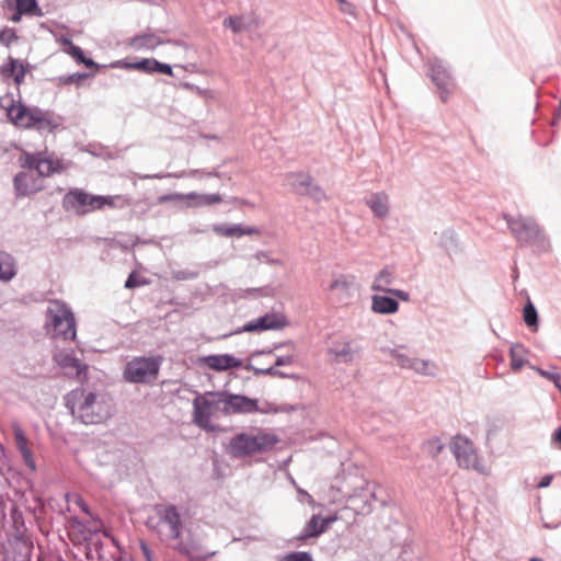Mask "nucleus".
Returning a JSON list of instances; mask_svg holds the SVG:
<instances>
[{
  "label": "nucleus",
  "mask_w": 561,
  "mask_h": 561,
  "mask_svg": "<svg viewBox=\"0 0 561 561\" xmlns=\"http://www.w3.org/2000/svg\"><path fill=\"white\" fill-rule=\"evenodd\" d=\"M280 561H313L310 553L300 551V552H291L284 556Z\"/></svg>",
  "instance_id": "ea45409f"
},
{
  "label": "nucleus",
  "mask_w": 561,
  "mask_h": 561,
  "mask_svg": "<svg viewBox=\"0 0 561 561\" xmlns=\"http://www.w3.org/2000/svg\"><path fill=\"white\" fill-rule=\"evenodd\" d=\"M341 4V10L343 12H350L351 4L345 0H336Z\"/></svg>",
  "instance_id": "603ef678"
},
{
  "label": "nucleus",
  "mask_w": 561,
  "mask_h": 561,
  "mask_svg": "<svg viewBox=\"0 0 561 561\" xmlns=\"http://www.w3.org/2000/svg\"><path fill=\"white\" fill-rule=\"evenodd\" d=\"M18 41L19 35L14 28L4 26L0 30V45L10 48Z\"/></svg>",
  "instance_id": "f704fd0d"
},
{
  "label": "nucleus",
  "mask_w": 561,
  "mask_h": 561,
  "mask_svg": "<svg viewBox=\"0 0 561 561\" xmlns=\"http://www.w3.org/2000/svg\"><path fill=\"white\" fill-rule=\"evenodd\" d=\"M287 325L286 318H259L255 322H250L244 325L241 330L236 331L234 333H240L243 331H264L267 329H279Z\"/></svg>",
  "instance_id": "5701e85b"
},
{
  "label": "nucleus",
  "mask_w": 561,
  "mask_h": 561,
  "mask_svg": "<svg viewBox=\"0 0 561 561\" xmlns=\"http://www.w3.org/2000/svg\"><path fill=\"white\" fill-rule=\"evenodd\" d=\"M71 415L85 425H95L111 417L114 404L110 396L88 388H77L66 396Z\"/></svg>",
  "instance_id": "f257e3e1"
},
{
  "label": "nucleus",
  "mask_w": 561,
  "mask_h": 561,
  "mask_svg": "<svg viewBox=\"0 0 561 561\" xmlns=\"http://www.w3.org/2000/svg\"><path fill=\"white\" fill-rule=\"evenodd\" d=\"M391 278H392V273L388 268L380 271V273L378 274V276L376 277V279L373 284V289L374 290H387L386 286L391 283Z\"/></svg>",
  "instance_id": "e433bc0d"
},
{
  "label": "nucleus",
  "mask_w": 561,
  "mask_h": 561,
  "mask_svg": "<svg viewBox=\"0 0 561 561\" xmlns=\"http://www.w3.org/2000/svg\"><path fill=\"white\" fill-rule=\"evenodd\" d=\"M117 66L126 70H137L145 73L160 72L167 76H173V71L170 65L161 64L153 58H145L136 62L121 60L117 62Z\"/></svg>",
  "instance_id": "4468645a"
},
{
  "label": "nucleus",
  "mask_w": 561,
  "mask_h": 561,
  "mask_svg": "<svg viewBox=\"0 0 561 561\" xmlns=\"http://www.w3.org/2000/svg\"><path fill=\"white\" fill-rule=\"evenodd\" d=\"M184 201H187L188 205L192 207H203L220 204L222 203L224 198L218 193L198 194L193 192L184 194Z\"/></svg>",
  "instance_id": "393cba45"
},
{
  "label": "nucleus",
  "mask_w": 561,
  "mask_h": 561,
  "mask_svg": "<svg viewBox=\"0 0 561 561\" xmlns=\"http://www.w3.org/2000/svg\"><path fill=\"white\" fill-rule=\"evenodd\" d=\"M162 358L158 357H135L124 368V379L133 383H149L157 379Z\"/></svg>",
  "instance_id": "423d86ee"
},
{
  "label": "nucleus",
  "mask_w": 561,
  "mask_h": 561,
  "mask_svg": "<svg viewBox=\"0 0 561 561\" xmlns=\"http://www.w3.org/2000/svg\"><path fill=\"white\" fill-rule=\"evenodd\" d=\"M309 503H313V499L310 494L306 493Z\"/></svg>",
  "instance_id": "4d7b16f0"
},
{
  "label": "nucleus",
  "mask_w": 561,
  "mask_h": 561,
  "mask_svg": "<svg viewBox=\"0 0 561 561\" xmlns=\"http://www.w3.org/2000/svg\"><path fill=\"white\" fill-rule=\"evenodd\" d=\"M450 450L460 468L481 474L490 473V468L480 461L477 449L468 437L456 435L450 443Z\"/></svg>",
  "instance_id": "39448f33"
},
{
  "label": "nucleus",
  "mask_w": 561,
  "mask_h": 561,
  "mask_svg": "<svg viewBox=\"0 0 561 561\" xmlns=\"http://www.w3.org/2000/svg\"><path fill=\"white\" fill-rule=\"evenodd\" d=\"M366 204L379 218H385L389 213V197L383 192L371 194Z\"/></svg>",
  "instance_id": "a878e982"
},
{
  "label": "nucleus",
  "mask_w": 561,
  "mask_h": 561,
  "mask_svg": "<svg viewBox=\"0 0 561 561\" xmlns=\"http://www.w3.org/2000/svg\"><path fill=\"white\" fill-rule=\"evenodd\" d=\"M393 357L396 359V363L401 368H409L410 369V363L413 360V358H410L403 354L394 353Z\"/></svg>",
  "instance_id": "79ce46f5"
},
{
  "label": "nucleus",
  "mask_w": 561,
  "mask_h": 561,
  "mask_svg": "<svg viewBox=\"0 0 561 561\" xmlns=\"http://www.w3.org/2000/svg\"><path fill=\"white\" fill-rule=\"evenodd\" d=\"M15 274L14 259L9 253L0 250V280L9 282Z\"/></svg>",
  "instance_id": "c756f323"
},
{
  "label": "nucleus",
  "mask_w": 561,
  "mask_h": 561,
  "mask_svg": "<svg viewBox=\"0 0 561 561\" xmlns=\"http://www.w3.org/2000/svg\"><path fill=\"white\" fill-rule=\"evenodd\" d=\"M201 363L216 371L237 368L241 365V362L238 358L228 354L205 356L201 359Z\"/></svg>",
  "instance_id": "aec40b11"
},
{
  "label": "nucleus",
  "mask_w": 561,
  "mask_h": 561,
  "mask_svg": "<svg viewBox=\"0 0 561 561\" xmlns=\"http://www.w3.org/2000/svg\"><path fill=\"white\" fill-rule=\"evenodd\" d=\"M527 327L531 328L534 331L537 330V323H538V318H524Z\"/></svg>",
  "instance_id": "09e8293b"
},
{
  "label": "nucleus",
  "mask_w": 561,
  "mask_h": 561,
  "mask_svg": "<svg viewBox=\"0 0 561 561\" xmlns=\"http://www.w3.org/2000/svg\"><path fill=\"white\" fill-rule=\"evenodd\" d=\"M396 294L402 298V299H407V296L402 293V291H396Z\"/></svg>",
  "instance_id": "5fc2aeb1"
},
{
  "label": "nucleus",
  "mask_w": 561,
  "mask_h": 561,
  "mask_svg": "<svg viewBox=\"0 0 561 561\" xmlns=\"http://www.w3.org/2000/svg\"><path fill=\"white\" fill-rule=\"evenodd\" d=\"M278 443L277 436L263 428H252L233 436L228 445L232 457L242 458L271 450Z\"/></svg>",
  "instance_id": "7ed1b4c3"
},
{
  "label": "nucleus",
  "mask_w": 561,
  "mask_h": 561,
  "mask_svg": "<svg viewBox=\"0 0 561 561\" xmlns=\"http://www.w3.org/2000/svg\"><path fill=\"white\" fill-rule=\"evenodd\" d=\"M73 79H75V76H71V77H69L67 80H65V82H67V83L72 82V81H73Z\"/></svg>",
  "instance_id": "13d9d810"
},
{
  "label": "nucleus",
  "mask_w": 561,
  "mask_h": 561,
  "mask_svg": "<svg viewBox=\"0 0 561 561\" xmlns=\"http://www.w3.org/2000/svg\"><path fill=\"white\" fill-rule=\"evenodd\" d=\"M54 360L67 375L76 377L79 381L87 379L88 366L75 357L72 352L65 350L57 351L54 354Z\"/></svg>",
  "instance_id": "9d476101"
},
{
  "label": "nucleus",
  "mask_w": 561,
  "mask_h": 561,
  "mask_svg": "<svg viewBox=\"0 0 561 561\" xmlns=\"http://www.w3.org/2000/svg\"><path fill=\"white\" fill-rule=\"evenodd\" d=\"M46 316H72V312L68 309V307L58 300L49 301L46 310Z\"/></svg>",
  "instance_id": "c9c22d12"
},
{
  "label": "nucleus",
  "mask_w": 561,
  "mask_h": 561,
  "mask_svg": "<svg viewBox=\"0 0 561 561\" xmlns=\"http://www.w3.org/2000/svg\"><path fill=\"white\" fill-rule=\"evenodd\" d=\"M99 204L100 209H103L104 207L108 208H116V207H124L126 205L130 204V198L122 195L117 196H101L99 195Z\"/></svg>",
  "instance_id": "473e14b6"
},
{
  "label": "nucleus",
  "mask_w": 561,
  "mask_h": 561,
  "mask_svg": "<svg viewBox=\"0 0 561 561\" xmlns=\"http://www.w3.org/2000/svg\"><path fill=\"white\" fill-rule=\"evenodd\" d=\"M188 176H197V175H207V176H219V174L217 172H208V173H202L201 171L198 170H192L187 173Z\"/></svg>",
  "instance_id": "49530a36"
},
{
  "label": "nucleus",
  "mask_w": 561,
  "mask_h": 561,
  "mask_svg": "<svg viewBox=\"0 0 561 561\" xmlns=\"http://www.w3.org/2000/svg\"><path fill=\"white\" fill-rule=\"evenodd\" d=\"M329 290L340 299L351 297L357 291L356 278L354 275H340L330 284Z\"/></svg>",
  "instance_id": "6ab92c4d"
},
{
  "label": "nucleus",
  "mask_w": 561,
  "mask_h": 561,
  "mask_svg": "<svg viewBox=\"0 0 561 561\" xmlns=\"http://www.w3.org/2000/svg\"><path fill=\"white\" fill-rule=\"evenodd\" d=\"M526 354H527L526 348L520 344H516L511 347V350H510L511 368L514 371H518L525 366V364L527 363Z\"/></svg>",
  "instance_id": "2f4dec72"
},
{
  "label": "nucleus",
  "mask_w": 561,
  "mask_h": 561,
  "mask_svg": "<svg viewBox=\"0 0 561 561\" xmlns=\"http://www.w3.org/2000/svg\"><path fill=\"white\" fill-rule=\"evenodd\" d=\"M443 449V446H438L437 450L440 451Z\"/></svg>",
  "instance_id": "e2e57ef3"
},
{
  "label": "nucleus",
  "mask_w": 561,
  "mask_h": 561,
  "mask_svg": "<svg viewBox=\"0 0 561 561\" xmlns=\"http://www.w3.org/2000/svg\"><path fill=\"white\" fill-rule=\"evenodd\" d=\"M10 122L16 127L54 133L61 126V118L49 111L38 107H27L20 100L7 95L0 100Z\"/></svg>",
  "instance_id": "f03ea898"
},
{
  "label": "nucleus",
  "mask_w": 561,
  "mask_h": 561,
  "mask_svg": "<svg viewBox=\"0 0 561 561\" xmlns=\"http://www.w3.org/2000/svg\"><path fill=\"white\" fill-rule=\"evenodd\" d=\"M336 520H339V516L337 514H332L330 516H327V517H323V522H324V526L327 527V529L330 528V526L335 523Z\"/></svg>",
  "instance_id": "37998d69"
},
{
  "label": "nucleus",
  "mask_w": 561,
  "mask_h": 561,
  "mask_svg": "<svg viewBox=\"0 0 561 561\" xmlns=\"http://www.w3.org/2000/svg\"><path fill=\"white\" fill-rule=\"evenodd\" d=\"M47 328L53 337H61L65 341H71L76 337L75 318H51Z\"/></svg>",
  "instance_id": "a211bd4d"
},
{
  "label": "nucleus",
  "mask_w": 561,
  "mask_h": 561,
  "mask_svg": "<svg viewBox=\"0 0 561 561\" xmlns=\"http://www.w3.org/2000/svg\"><path fill=\"white\" fill-rule=\"evenodd\" d=\"M170 43L158 33L146 32L135 35L126 41V45L134 50H153L157 47Z\"/></svg>",
  "instance_id": "dca6fc26"
},
{
  "label": "nucleus",
  "mask_w": 561,
  "mask_h": 561,
  "mask_svg": "<svg viewBox=\"0 0 561 561\" xmlns=\"http://www.w3.org/2000/svg\"><path fill=\"white\" fill-rule=\"evenodd\" d=\"M213 231L216 234L226 238H240L243 236H253L259 233L256 228L242 227L241 225H214Z\"/></svg>",
  "instance_id": "4be33fe9"
},
{
  "label": "nucleus",
  "mask_w": 561,
  "mask_h": 561,
  "mask_svg": "<svg viewBox=\"0 0 561 561\" xmlns=\"http://www.w3.org/2000/svg\"><path fill=\"white\" fill-rule=\"evenodd\" d=\"M19 164L22 169H33L41 179L59 172L61 169L59 160L44 152L28 153L23 151L19 157Z\"/></svg>",
  "instance_id": "6e6552de"
},
{
  "label": "nucleus",
  "mask_w": 561,
  "mask_h": 561,
  "mask_svg": "<svg viewBox=\"0 0 561 561\" xmlns=\"http://www.w3.org/2000/svg\"><path fill=\"white\" fill-rule=\"evenodd\" d=\"M538 371L540 373V375L546 376V373L543 370L538 369Z\"/></svg>",
  "instance_id": "052dcab7"
},
{
  "label": "nucleus",
  "mask_w": 561,
  "mask_h": 561,
  "mask_svg": "<svg viewBox=\"0 0 561 561\" xmlns=\"http://www.w3.org/2000/svg\"><path fill=\"white\" fill-rule=\"evenodd\" d=\"M272 370H273V368H268V369L266 370V373L271 374V373H272Z\"/></svg>",
  "instance_id": "680f3d73"
},
{
  "label": "nucleus",
  "mask_w": 561,
  "mask_h": 561,
  "mask_svg": "<svg viewBox=\"0 0 561 561\" xmlns=\"http://www.w3.org/2000/svg\"><path fill=\"white\" fill-rule=\"evenodd\" d=\"M552 478L553 477L551 474H547V476L542 477L540 482L538 483V488L542 489V488L549 486L552 481Z\"/></svg>",
  "instance_id": "a18cd8bd"
},
{
  "label": "nucleus",
  "mask_w": 561,
  "mask_h": 561,
  "mask_svg": "<svg viewBox=\"0 0 561 561\" xmlns=\"http://www.w3.org/2000/svg\"><path fill=\"white\" fill-rule=\"evenodd\" d=\"M153 178H156V179H161V176H159V175H154Z\"/></svg>",
  "instance_id": "0e129e2a"
},
{
  "label": "nucleus",
  "mask_w": 561,
  "mask_h": 561,
  "mask_svg": "<svg viewBox=\"0 0 561 561\" xmlns=\"http://www.w3.org/2000/svg\"><path fill=\"white\" fill-rule=\"evenodd\" d=\"M14 187L19 195L27 196L41 191L43 181L33 169H26L15 175Z\"/></svg>",
  "instance_id": "ddd939ff"
},
{
  "label": "nucleus",
  "mask_w": 561,
  "mask_h": 561,
  "mask_svg": "<svg viewBox=\"0 0 561 561\" xmlns=\"http://www.w3.org/2000/svg\"><path fill=\"white\" fill-rule=\"evenodd\" d=\"M297 176L301 178L302 180L300 181V184L301 185H309L311 183V176L310 175H302V174H298Z\"/></svg>",
  "instance_id": "864d4df0"
},
{
  "label": "nucleus",
  "mask_w": 561,
  "mask_h": 561,
  "mask_svg": "<svg viewBox=\"0 0 561 561\" xmlns=\"http://www.w3.org/2000/svg\"><path fill=\"white\" fill-rule=\"evenodd\" d=\"M330 353L339 363H347L355 358L358 348L354 347L350 342H333L330 346Z\"/></svg>",
  "instance_id": "b1692460"
},
{
  "label": "nucleus",
  "mask_w": 561,
  "mask_h": 561,
  "mask_svg": "<svg viewBox=\"0 0 561 561\" xmlns=\"http://www.w3.org/2000/svg\"><path fill=\"white\" fill-rule=\"evenodd\" d=\"M354 479H357V480H358V482H359V483H358V485L356 486V489H355L354 491H356V490H363V489H365V488H366V485H367V481L364 479V477L358 476V474H355V476H354Z\"/></svg>",
  "instance_id": "8fccbe9b"
},
{
  "label": "nucleus",
  "mask_w": 561,
  "mask_h": 561,
  "mask_svg": "<svg viewBox=\"0 0 561 561\" xmlns=\"http://www.w3.org/2000/svg\"><path fill=\"white\" fill-rule=\"evenodd\" d=\"M224 25L230 27L233 33H240L243 28L242 19L240 16H229L225 19Z\"/></svg>",
  "instance_id": "58836bf2"
},
{
  "label": "nucleus",
  "mask_w": 561,
  "mask_h": 561,
  "mask_svg": "<svg viewBox=\"0 0 561 561\" xmlns=\"http://www.w3.org/2000/svg\"><path fill=\"white\" fill-rule=\"evenodd\" d=\"M506 224L517 239L523 244H530L541 237V229L534 218L530 217H504Z\"/></svg>",
  "instance_id": "1a4fd4ad"
},
{
  "label": "nucleus",
  "mask_w": 561,
  "mask_h": 561,
  "mask_svg": "<svg viewBox=\"0 0 561 561\" xmlns=\"http://www.w3.org/2000/svg\"><path fill=\"white\" fill-rule=\"evenodd\" d=\"M220 397L224 404V415L257 411L256 401L244 396L220 392Z\"/></svg>",
  "instance_id": "f8f14e48"
},
{
  "label": "nucleus",
  "mask_w": 561,
  "mask_h": 561,
  "mask_svg": "<svg viewBox=\"0 0 561 561\" xmlns=\"http://www.w3.org/2000/svg\"><path fill=\"white\" fill-rule=\"evenodd\" d=\"M328 529L324 526L323 517L320 515H312L311 518L305 525L302 533L298 537L299 540H306L309 538L319 537Z\"/></svg>",
  "instance_id": "cd10ccee"
},
{
  "label": "nucleus",
  "mask_w": 561,
  "mask_h": 561,
  "mask_svg": "<svg viewBox=\"0 0 561 561\" xmlns=\"http://www.w3.org/2000/svg\"><path fill=\"white\" fill-rule=\"evenodd\" d=\"M60 43L65 47L64 50L73 59H76L77 62L83 64L88 68L96 67V64L92 59L87 58L83 54V50L79 46L75 45L71 39L61 38Z\"/></svg>",
  "instance_id": "c85d7f7f"
},
{
  "label": "nucleus",
  "mask_w": 561,
  "mask_h": 561,
  "mask_svg": "<svg viewBox=\"0 0 561 561\" xmlns=\"http://www.w3.org/2000/svg\"><path fill=\"white\" fill-rule=\"evenodd\" d=\"M148 283L149 282L144 276H141L137 272H131L127 280L125 282V288L133 289L136 287L147 285Z\"/></svg>",
  "instance_id": "4c0bfd02"
},
{
  "label": "nucleus",
  "mask_w": 561,
  "mask_h": 561,
  "mask_svg": "<svg viewBox=\"0 0 561 561\" xmlns=\"http://www.w3.org/2000/svg\"><path fill=\"white\" fill-rule=\"evenodd\" d=\"M147 525L160 529L161 525L168 527L167 536L170 539H178L182 533V520L178 508L172 504H158L154 506V515L148 518Z\"/></svg>",
  "instance_id": "0eeeda50"
},
{
  "label": "nucleus",
  "mask_w": 561,
  "mask_h": 561,
  "mask_svg": "<svg viewBox=\"0 0 561 561\" xmlns=\"http://www.w3.org/2000/svg\"><path fill=\"white\" fill-rule=\"evenodd\" d=\"M65 203L79 214L100 209L99 195H92L81 190L70 191L65 197Z\"/></svg>",
  "instance_id": "9b49d317"
},
{
  "label": "nucleus",
  "mask_w": 561,
  "mask_h": 561,
  "mask_svg": "<svg viewBox=\"0 0 561 561\" xmlns=\"http://www.w3.org/2000/svg\"><path fill=\"white\" fill-rule=\"evenodd\" d=\"M192 422L208 433L221 431L217 420L224 415V404L220 392H206L198 394L193 400Z\"/></svg>",
  "instance_id": "20e7f679"
},
{
  "label": "nucleus",
  "mask_w": 561,
  "mask_h": 561,
  "mask_svg": "<svg viewBox=\"0 0 561 561\" xmlns=\"http://www.w3.org/2000/svg\"><path fill=\"white\" fill-rule=\"evenodd\" d=\"M552 440L561 447V426L554 431Z\"/></svg>",
  "instance_id": "3c124183"
},
{
  "label": "nucleus",
  "mask_w": 561,
  "mask_h": 561,
  "mask_svg": "<svg viewBox=\"0 0 561 561\" xmlns=\"http://www.w3.org/2000/svg\"><path fill=\"white\" fill-rule=\"evenodd\" d=\"M410 369L422 375H434L437 370V366L435 363L426 359L413 358L410 363Z\"/></svg>",
  "instance_id": "72a5a7b5"
},
{
  "label": "nucleus",
  "mask_w": 561,
  "mask_h": 561,
  "mask_svg": "<svg viewBox=\"0 0 561 561\" xmlns=\"http://www.w3.org/2000/svg\"><path fill=\"white\" fill-rule=\"evenodd\" d=\"M8 10L19 9L28 16H42L43 11L36 0H4Z\"/></svg>",
  "instance_id": "bb28decb"
},
{
  "label": "nucleus",
  "mask_w": 561,
  "mask_h": 561,
  "mask_svg": "<svg viewBox=\"0 0 561 561\" xmlns=\"http://www.w3.org/2000/svg\"><path fill=\"white\" fill-rule=\"evenodd\" d=\"M530 561H542V560L539 558H531Z\"/></svg>",
  "instance_id": "bf43d9fd"
},
{
  "label": "nucleus",
  "mask_w": 561,
  "mask_h": 561,
  "mask_svg": "<svg viewBox=\"0 0 561 561\" xmlns=\"http://www.w3.org/2000/svg\"><path fill=\"white\" fill-rule=\"evenodd\" d=\"M373 310L377 313H392L398 310V302L392 298L375 295L373 297Z\"/></svg>",
  "instance_id": "7c9ffc66"
},
{
  "label": "nucleus",
  "mask_w": 561,
  "mask_h": 561,
  "mask_svg": "<svg viewBox=\"0 0 561 561\" xmlns=\"http://www.w3.org/2000/svg\"><path fill=\"white\" fill-rule=\"evenodd\" d=\"M523 316H537L536 308L534 307V305L531 302H528L524 307Z\"/></svg>",
  "instance_id": "c03bdc74"
},
{
  "label": "nucleus",
  "mask_w": 561,
  "mask_h": 561,
  "mask_svg": "<svg viewBox=\"0 0 561 561\" xmlns=\"http://www.w3.org/2000/svg\"><path fill=\"white\" fill-rule=\"evenodd\" d=\"M14 13L13 15L10 18V20L13 22V23H19L21 22L22 20V16L25 15V13H20V10L19 9H13L12 10Z\"/></svg>",
  "instance_id": "de8ad7c7"
},
{
  "label": "nucleus",
  "mask_w": 561,
  "mask_h": 561,
  "mask_svg": "<svg viewBox=\"0 0 561 561\" xmlns=\"http://www.w3.org/2000/svg\"><path fill=\"white\" fill-rule=\"evenodd\" d=\"M28 71V65L22 60L15 59L12 56L8 57L7 64L2 67L1 73L3 76L13 77L15 85L19 88L25 79Z\"/></svg>",
  "instance_id": "412c9836"
},
{
  "label": "nucleus",
  "mask_w": 561,
  "mask_h": 561,
  "mask_svg": "<svg viewBox=\"0 0 561 561\" xmlns=\"http://www.w3.org/2000/svg\"><path fill=\"white\" fill-rule=\"evenodd\" d=\"M197 91H198V94L203 95V96H206L208 93L207 91H202L201 89H197Z\"/></svg>",
  "instance_id": "6e6d98bb"
},
{
  "label": "nucleus",
  "mask_w": 561,
  "mask_h": 561,
  "mask_svg": "<svg viewBox=\"0 0 561 561\" xmlns=\"http://www.w3.org/2000/svg\"><path fill=\"white\" fill-rule=\"evenodd\" d=\"M432 80L439 90V96L443 102H446L448 96L454 92L455 84L450 78L447 69L442 65L432 67Z\"/></svg>",
  "instance_id": "f3484780"
},
{
  "label": "nucleus",
  "mask_w": 561,
  "mask_h": 561,
  "mask_svg": "<svg viewBox=\"0 0 561 561\" xmlns=\"http://www.w3.org/2000/svg\"><path fill=\"white\" fill-rule=\"evenodd\" d=\"M12 430H13V437H14L15 446H16L19 453L21 454L25 466L32 472H35L37 469V466H36L33 450H32L31 442L28 440L25 432L19 424H13Z\"/></svg>",
  "instance_id": "2eb2a0df"
},
{
  "label": "nucleus",
  "mask_w": 561,
  "mask_h": 561,
  "mask_svg": "<svg viewBox=\"0 0 561 561\" xmlns=\"http://www.w3.org/2000/svg\"><path fill=\"white\" fill-rule=\"evenodd\" d=\"M184 201V194L181 193H172V194H165L158 197L159 204H164L169 202H181Z\"/></svg>",
  "instance_id": "a19ab883"
}]
</instances>
